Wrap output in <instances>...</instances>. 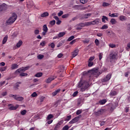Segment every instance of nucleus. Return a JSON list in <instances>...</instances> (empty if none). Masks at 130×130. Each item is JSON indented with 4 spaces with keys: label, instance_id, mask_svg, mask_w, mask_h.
I'll use <instances>...</instances> for the list:
<instances>
[{
    "label": "nucleus",
    "instance_id": "nucleus-17",
    "mask_svg": "<svg viewBox=\"0 0 130 130\" xmlns=\"http://www.w3.org/2000/svg\"><path fill=\"white\" fill-rule=\"evenodd\" d=\"M119 19L120 21H122V22H123V21H126V20L127 19V18L126 17V16L121 15L119 17Z\"/></svg>",
    "mask_w": 130,
    "mask_h": 130
},
{
    "label": "nucleus",
    "instance_id": "nucleus-19",
    "mask_svg": "<svg viewBox=\"0 0 130 130\" xmlns=\"http://www.w3.org/2000/svg\"><path fill=\"white\" fill-rule=\"evenodd\" d=\"M22 72H25L24 67L19 68L16 71V73H22Z\"/></svg>",
    "mask_w": 130,
    "mask_h": 130
},
{
    "label": "nucleus",
    "instance_id": "nucleus-34",
    "mask_svg": "<svg viewBox=\"0 0 130 130\" xmlns=\"http://www.w3.org/2000/svg\"><path fill=\"white\" fill-rule=\"evenodd\" d=\"M42 73H39L35 75V77H36L37 78H40V77H42Z\"/></svg>",
    "mask_w": 130,
    "mask_h": 130
},
{
    "label": "nucleus",
    "instance_id": "nucleus-40",
    "mask_svg": "<svg viewBox=\"0 0 130 130\" xmlns=\"http://www.w3.org/2000/svg\"><path fill=\"white\" fill-rule=\"evenodd\" d=\"M109 6H110V4L109 3H107L106 2H104L103 3V7H109Z\"/></svg>",
    "mask_w": 130,
    "mask_h": 130
},
{
    "label": "nucleus",
    "instance_id": "nucleus-43",
    "mask_svg": "<svg viewBox=\"0 0 130 130\" xmlns=\"http://www.w3.org/2000/svg\"><path fill=\"white\" fill-rule=\"evenodd\" d=\"M78 93L79 92H78V91H75L72 94L73 97H77V95H78Z\"/></svg>",
    "mask_w": 130,
    "mask_h": 130
},
{
    "label": "nucleus",
    "instance_id": "nucleus-51",
    "mask_svg": "<svg viewBox=\"0 0 130 130\" xmlns=\"http://www.w3.org/2000/svg\"><path fill=\"white\" fill-rule=\"evenodd\" d=\"M82 113V110H78L76 112V114L77 115H79V114H81Z\"/></svg>",
    "mask_w": 130,
    "mask_h": 130
},
{
    "label": "nucleus",
    "instance_id": "nucleus-4",
    "mask_svg": "<svg viewBox=\"0 0 130 130\" xmlns=\"http://www.w3.org/2000/svg\"><path fill=\"white\" fill-rule=\"evenodd\" d=\"M88 73L91 74V76H93V77H97V76L101 75V73L98 71V69L96 68L88 71Z\"/></svg>",
    "mask_w": 130,
    "mask_h": 130
},
{
    "label": "nucleus",
    "instance_id": "nucleus-5",
    "mask_svg": "<svg viewBox=\"0 0 130 130\" xmlns=\"http://www.w3.org/2000/svg\"><path fill=\"white\" fill-rule=\"evenodd\" d=\"M8 9V6L5 3H0V12H5Z\"/></svg>",
    "mask_w": 130,
    "mask_h": 130
},
{
    "label": "nucleus",
    "instance_id": "nucleus-57",
    "mask_svg": "<svg viewBox=\"0 0 130 130\" xmlns=\"http://www.w3.org/2000/svg\"><path fill=\"white\" fill-rule=\"evenodd\" d=\"M56 24L57 25H60V24H61V21H60L59 19H58V20H57V22H56Z\"/></svg>",
    "mask_w": 130,
    "mask_h": 130
},
{
    "label": "nucleus",
    "instance_id": "nucleus-35",
    "mask_svg": "<svg viewBox=\"0 0 130 130\" xmlns=\"http://www.w3.org/2000/svg\"><path fill=\"white\" fill-rule=\"evenodd\" d=\"M49 24L51 25V26H54V25H55V20H53L50 21L49 22Z\"/></svg>",
    "mask_w": 130,
    "mask_h": 130
},
{
    "label": "nucleus",
    "instance_id": "nucleus-11",
    "mask_svg": "<svg viewBox=\"0 0 130 130\" xmlns=\"http://www.w3.org/2000/svg\"><path fill=\"white\" fill-rule=\"evenodd\" d=\"M56 77L55 76H52V77H49L46 81V83L47 84H49V83H50L51 82H52V81H53V80H54Z\"/></svg>",
    "mask_w": 130,
    "mask_h": 130
},
{
    "label": "nucleus",
    "instance_id": "nucleus-54",
    "mask_svg": "<svg viewBox=\"0 0 130 130\" xmlns=\"http://www.w3.org/2000/svg\"><path fill=\"white\" fill-rule=\"evenodd\" d=\"M94 59H95V57H94V56L90 57V58L88 60V61H92V60H94Z\"/></svg>",
    "mask_w": 130,
    "mask_h": 130
},
{
    "label": "nucleus",
    "instance_id": "nucleus-61",
    "mask_svg": "<svg viewBox=\"0 0 130 130\" xmlns=\"http://www.w3.org/2000/svg\"><path fill=\"white\" fill-rule=\"evenodd\" d=\"M63 56V54L62 53H59L58 55H57V57L58 58H61V57H62V56Z\"/></svg>",
    "mask_w": 130,
    "mask_h": 130
},
{
    "label": "nucleus",
    "instance_id": "nucleus-60",
    "mask_svg": "<svg viewBox=\"0 0 130 130\" xmlns=\"http://www.w3.org/2000/svg\"><path fill=\"white\" fill-rule=\"evenodd\" d=\"M62 14H63V12L62 11H60L58 13V17H60V16L62 15Z\"/></svg>",
    "mask_w": 130,
    "mask_h": 130
},
{
    "label": "nucleus",
    "instance_id": "nucleus-15",
    "mask_svg": "<svg viewBox=\"0 0 130 130\" xmlns=\"http://www.w3.org/2000/svg\"><path fill=\"white\" fill-rule=\"evenodd\" d=\"M60 92V89L59 88L58 89L55 90L54 92H53L52 93V95L53 96H56V95H57V94H58V93H59Z\"/></svg>",
    "mask_w": 130,
    "mask_h": 130
},
{
    "label": "nucleus",
    "instance_id": "nucleus-58",
    "mask_svg": "<svg viewBox=\"0 0 130 130\" xmlns=\"http://www.w3.org/2000/svg\"><path fill=\"white\" fill-rule=\"evenodd\" d=\"M5 84H6V81H2L0 82V86L2 87L3 86H4V85H5Z\"/></svg>",
    "mask_w": 130,
    "mask_h": 130
},
{
    "label": "nucleus",
    "instance_id": "nucleus-2",
    "mask_svg": "<svg viewBox=\"0 0 130 130\" xmlns=\"http://www.w3.org/2000/svg\"><path fill=\"white\" fill-rule=\"evenodd\" d=\"M17 14L13 13L12 16L6 21V25H12V24L17 20Z\"/></svg>",
    "mask_w": 130,
    "mask_h": 130
},
{
    "label": "nucleus",
    "instance_id": "nucleus-27",
    "mask_svg": "<svg viewBox=\"0 0 130 130\" xmlns=\"http://www.w3.org/2000/svg\"><path fill=\"white\" fill-rule=\"evenodd\" d=\"M110 22L111 23L112 25H115V23H117L116 20L114 18H112Z\"/></svg>",
    "mask_w": 130,
    "mask_h": 130
},
{
    "label": "nucleus",
    "instance_id": "nucleus-33",
    "mask_svg": "<svg viewBox=\"0 0 130 130\" xmlns=\"http://www.w3.org/2000/svg\"><path fill=\"white\" fill-rule=\"evenodd\" d=\"M73 39H75V36H72L69 37L67 41H72V40H73Z\"/></svg>",
    "mask_w": 130,
    "mask_h": 130
},
{
    "label": "nucleus",
    "instance_id": "nucleus-12",
    "mask_svg": "<svg viewBox=\"0 0 130 130\" xmlns=\"http://www.w3.org/2000/svg\"><path fill=\"white\" fill-rule=\"evenodd\" d=\"M110 97H113V96H116L117 95V91L115 90H111L109 93Z\"/></svg>",
    "mask_w": 130,
    "mask_h": 130
},
{
    "label": "nucleus",
    "instance_id": "nucleus-3",
    "mask_svg": "<svg viewBox=\"0 0 130 130\" xmlns=\"http://www.w3.org/2000/svg\"><path fill=\"white\" fill-rule=\"evenodd\" d=\"M109 57L111 62H113V61L117 60V53L114 52L111 53L109 55Z\"/></svg>",
    "mask_w": 130,
    "mask_h": 130
},
{
    "label": "nucleus",
    "instance_id": "nucleus-42",
    "mask_svg": "<svg viewBox=\"0 0 130 130\" xmlns=\"http://www.w3.org/2000/svg\"><path fill=\"white\" fill-rule=\"evenodd\" d=\"M44 99H45V97L42 96L40 98V102H43L44 101Z\"/></svg>",
    "mask_w": 130,
    "mask_h": 130
},
{
    "label": "nucleus",
    "instance_id": "nucleus-50",
    "mask_svg": "<svg viewBox=\"0 0 130 130\" xmlns=\"http://www.w3.org/2000/svg\"><path fill=\"white\" fill-rule=\"evenodd\" d=\"M94 43H95L96 46H99V40L98 39H95L94 41Z\"/></svg>",
    "mask_w": 130,
    "mask_h": 130
},
{
    "label": "nucleus",
    "instance_id": "nucleus-28",
    "mask_svg": "<svg viewBox=\"0 0 130 130\" xmlns=\"http://www.w3.org/2000/svg\"><path fill=\"white\" fill-rule=\"evenodd\" d=\"M21 84V82H18L16 83L15 86L14 87V88H15L16 90L18 89V87H20V84Z\"/></svg>",
    "mask_w": 130,
    "mask_h": 130
},
{
    "label": "nucleus",
    "instance_id": "nucleus-56",
    "mask_svg": "<svg viewBox=\"0 0 130 130\" xmlns=\"http://www.w3.org/2000/svg\"><path fill=\"white\" fill-rule=\"evenodd\" d=\"M10 110H16L17 109V108L16 107H10L9 108Z\"/></svg>",
    "mask_w": 130,
    "mask_h": 130
},
{
    "label": "nucleus",
    "instance_id": "nucleus-46",
    "mask_svg": "<svg viewBox=\"0 0 130 130\" xmlns=\"http://www.w3.org/2000/svg\"><path fill=\"white\" fill-rule=\"evenodd\" d=\"M85 23V26H90L91 25H92V21L86 22Z\"/></svg>",
    "mask_w": 130,
    "mask_h": 130
},
{
    "label": "nucleus",
    "instance_id": "nucleus-26",
    "mask_svg": "<svg viewBox=\"0 0 130 130\" xmlns=\"http://www.w3.org/2000/svg\"><path fill=\"white\" fill-rule=\"evenodd\" d=\"M82 42L84 43V44H88L89 42H90V39H85L84 40H82Z\"/></svg>",
    "mask_w": 130,
    "mask_h": 130
},
{
    "label": "nucleus",
    "instance_id": "nucleus-44",
    "mask_svg": "<svg viewBox=\"0 0 130 130\" xmlns=\"http://www.w3.org/2000/svg\"><path fill=\"white\" fill-rule=\"evenodd\" d=\"M20 77H25V76H28V74L26 73H21L20 74Z\"/></svg>",
    "mask_w": 130,
    "mask_h": 130
},
{
    "label": "nucleus",
    "instance_id": "nucleus-29",
    "mask_svg": "<svg viewBox=\"0 0 130 130\" xmlns=\"http://www.w3.org/2000/svg\"><path fill=\"white\" fill-rule=\"evenodd\" d=\"M72 118V115H69L65 119H64V121H69L70 120H71V119Z\"/></svg>",
    "mask_w": 130,
    "mask_h": 130
},
{
    "label": "nucleus",
    "instance_id": "nucleus-41",
    "mask_svg": "<svg viewBox=\"0 0 130 130\" xmlns=\"http://www.w3.org/2000/svg\"><path fill=\"white\" fill-rule=\"evenodd\" d=\"M60 126V125H59V124H56V125H55L54 130H57L58 129V128H59Z\"/></svg>",
    "mask_w": 130,
    "mask_h": 130
},
{
    "label": "nucleus",
    "instance_id": "nucleus-63",
    "mask_svg": "<svg viewBox=\"0 0 130 130\" xmlns=\"http://www.w3.org/2000/svg\"><path fill=\"white\" fill-rule=\"evenodd\" d=\"M50 46H51V47L52 48H54L55 46V45L54 44V43H51V44L50 45Z\"/></svg>",
    "mask_w": 130,
    "mask_h": 130
},
{
    "label": "nucleus",
    "instance_id": "nucleus-39",
    "mask_svg": "<svg viewBox=\"0 0 130 130\" xmlns=\"http://www.w3.org/2000/svg\"><path fill=\"white\" fill-rule=\"evenodd\" d=\"M99 60H101V59H102V57H103V53H100L99 54Z\"/></svg>",
    "mask_w": 130,
    "mask_h": 130
},
{
    "label": "nucleus",
    "instance_id": "nucleus-14",
    "mask_svg": "<svg viewBox=\"0 0 130 130\" xmlns=\"http://www.w3.org/2000/svg\"><path fill=\"white\" fill-rule=\"evenodd\" d=\"M79 53V50L76 49L73 52H72V56L73 57H76L78 55Z\"/></svg>",
    "mask_w": 130,
    "mask_h": 130
},
{
    "label": "nucleus",
    "instance_id": "nucleus-6",
    "mask_svg": "<svg viewBox=\"0 0 130 130\" xmlns=\"http://www.w3.org/2000/svg\"><path fill=\"white\" fill-rule=\"evenodd\" d=\"M43 30L42 35L43 36H45L46 35V32L48 31V28L47 27V25L46 24H44L43 26Z\"/></svg>",
    "mask_w": 130,
    "mask_h": 130
},
{
    "label": "nucleus",
    "instance_id": "nucleus-30",
    "mask_svg": "<svg viewBox=\"0 0 130 130\" xmlns=\"http://www.w3.org/2000/svg\"><path fill=\"white\" fill-rule=\"evenodd\" d=\"M24 100V98L22 96H17L16 99L17 101H23Z\"/></svg>",
    "mask_w": 130,
    "mask_h": 130
},
{
    "label": "nucleus",
    "instance_id": "nucleus-9",
    "mask_svg": "<svg viewBox=\"0 0 130 130\" xmlns=\"http://www.w3.org/2000/svg\"><path fill=\"white\" fill-rule=\"evenodd\" d=\"M78 121H79V117H76L70 121L69 123L70 124H74V123H76V122H78Z\"/></svg>",
    "mask_w": 130,
    "mask_h": 130
},
{
    "label": "nucleus",
    "instance_id": "nucleus-55",
    "mask_svg": "<svg viewBox=\"0 0 130 130\" xmlns=\"http://www.w3.org/2000/svg\"><path fill=\"white\" fill-rule=\"evenodd\" d=\"M34 33L36 35H38V34H39V29H36L34 31Z\"/></svg>",
    "mask_w": 130,
    "mask_h": 130
},
{
    "label": "nucleus",
    "instance_id": "nucleus-45",
    "mask_svg": "<svg viewBox=\"0 0 130 130\" xmlns=\"http://www.w3.org/2000/svg\"><path fill=\"white\" fill-rule=\"evenodd\" d=\"M76 42H77V39H74L70 43V44L73 45V44L76 43Z\"/></svg>",
    "mask_w": 130,
    "mask_h": 130
},
{
    "label": "nucleus",
    "instance_id": "nucleus-20",
    "mask_svg": "<svg viewBox=\"0 0 130 130\" xmlns=\"http://www.w3.org/2000/svg\"><path fill=\"white\" fill-rule=\"evenodd\" d=\"M18 64L16 63H13L11 66V70H16V69H18Z\"/></svg>",
    "mask_w": 130,
    "mask_h": 130
},
{
    "label": "nucleus",
    "instance_id": "nucleus-49",
    "mask_svg": "<svg viewBox=\"0 0 130 130\" xmlns=\"http://www.w3.org/2000/svg\"><path fill=\"white\" fill-rule=\"evenodd\" d=\"M37 57H38V59H42V58L43 57H44V55L40 54V55H38Z\"/></svg>",
    "mask_w": 130,
    "mask_h": 130
},
{
    "label": "nucleus",
    "instance_id": "nucleus-23",
    "mask_svg": "<svg viewBox=\"0 0 130 130\" xmlns=\"http://www.w3.org/2000/svg\"><path fill=\"white\" fill-rule=\"evenodd\" d=\"M8 41V36H6L2 41L3 44H6V43Z\"/></svg>",
    "mask_w": 130,
    "mask_h": 130
},
{
    "label": "nucleus",
    "instance_id": "nucleus-47",
    "mask_svg": "<svg viewBox=\"0 0 130 130\" xmlns=\"http://www.w3.org/2000/svg\"><path fill=\"white\" fill-rule=\"evenodd\" d=\"M88 67H92L93 64H94V62L91 61H88Z\"/></svg>",
    "mask_w": 130,
    "mask_h": 130
},
{
    "label": "nucleus",
    "instance_id": "nucleus-31",
    "mask_svg": "<svg viewBox=\"0 0 130 130\" xmlns=\"http://www.w3.org/2000/svg\"><path fill=\"white\" fill-rule=\"evenodd\" d=\"M53 118V114H49L47 117V119L48 120H50L51 118Z\"/></svg>",
    "mask_w": 130,
    "mask_h": 130
},
{
    "label": "nucleus",
    "instance_id": "nucleus-62",
    "mask_svg": "<svg viewBox=\"0 0 130 130\" xmlns=\"http://www.w3.org/2000/svg\"><path fill=\"white\" fill-rule=\"evenodd\" d=\"M80 2L81 4H83V5H84V4H86V3H87V1H86V0H80Z\"/></svg>",
    "mask_w": 130,
    "mask_h": 130
},
{
    "label": "nucleus",
    "instance_id": "nucleus-22",
    "mask_svg": "<svg viewBox=\"0 0 130 130\" xmlns=\"http://www.w3.org/2000/svg\"><path fill=\"white\" fill-rule=\"evenodd\" d=\"M105 20H106V21H108V17L105 16H103L102 18V22H103L104 23H106V21H105Z\"/></svg>",
    "mask_w": 130,
    "mask_h": 130
},
{
    "label": "nucleus",
    "instance_id": "nucleus-25",
    "mask_svg": "<svg viewBox=\"0 0 130 130\" xmlns=\"http://www.w3.org/2000/svg\"><path fill=\"white\" fill-rule=\"evenodd\" d=\"M91 15H92V14H91V13L85 14L83 15V18H84L85 19H88V18H89V17L91 16Z\"/></svg>",
    "mask_w": 130,
    "mask_h": 130
},
{
    "label": "nucleus",
    "instance_id": "nucleus-18",
    "mask_svg": "<svg viewBox=\"0 0 130 130\" xmlns=\"http://www.w3.org/2000/svg\"><path fill=\"white\" fill-rule=\"evenodd\" d=\"M49 16V14L47 12H44L41 15V17L42 18H45V17H48Z\"/></svg>",
    "mask_w": 130,
    "mask_h": 130
},
{
    "label": "nucleus",
    "instance_id": "nucleus-24",
    "mask_svg": "<svg viewBox=\"0 0 130 130\" xmlns=\"http://www.w3.org/2000/svg\"><path fill=\"white\" fill-rule=\"evenodd\" d=\"M64 35H66V32H59L58 34V37H59V38H60V37H63Z\"/></svg>",
    "mask_w": 130,
    "mask_h": 130
},
{
    "label": "nucleus",
    "instance_id": "nucleus-52",
    "mask_svg": "<svg viewBox=\"0 0 130 130\" xmlns=\"http://www.w3.org/2000/svg\"><path fill=\"white\" fill-rule=\"evenodd\" d=\"M45 44H46V42L45 41H43L40 43V45H41V46H45Z\"/></svg>",
    "mask_w": 130,
    "mask_h": 130
},
{
    "label": "nucleus",
    "instance_id": "nucleus-64",
    "mask_svg": "<svg viewBox=\"0 0 130 130\" xmlns=\"http://www.w3.org/2000/svg\"><path fill=\"white\" fill-rule=\"evenodd\" d=\"M127 30L130 32V23L128 24L127 27Z\"/></svg>",
    "mask_w": 130,
    "mask_h": 130
},
{
    "label": "nucleus",
    "instance_id": "nucleus-37",
    "mask_svg": "<svg viewBox=\"0 0 130 130\" xmlns=\"http://www.w3.org/2000/svg\"><path fill=\"white\" fill-rule=\"evenodd\" d=\"M108 25L107 24H105L102 27L101 29L102 30H104V29H108Z\"/></svg>",
    "mask_w": 130,
    "mask_h": 130
},
{
    "label": "nucleus",
    "instance_id": "nucleus-21",
    "mask_svg": "<svg viewBox=\"0 0 130 130\" xmlns=\"http://www.w3.org/2000/svg\"><path fill=\"white\" fill-rule=\"evenodd\" d=\"M106 102H107L106 99H104L100 101L99 103L101 105H104V104H105Z\"/></svg>",
    "mask_w": 130,
    "mask_h": 130
},
{
    "label": "nucleus",
    "instance_id": "nucleus-53",
    "mask_svg": "<svg viewBox=\"0 0 130 130\" xmlns=\"http://www.w3.org/2000/svg\"><path fill=\"white\" fill-rule=\"evenodd\" d=\"M109 46L111 48H114L115 47V44H110Z\"/></svg>",
    "mask_w": 130,
    "mask_h": 130
},
{
    "label": "nucleus",
    "instance_id": "nucleus-36",
    "mask_svg": "<svg viewBox=\"0 0 130 130\" xmlns=\"http://www.w3.org/2000/svg\"><path fill=\"white\" fill-rule=\"evenodd\" d=\"M71 126H69V125H66L64 127H63L62 129L63 130H68L70 127H71Z\"/></svg>",
    "mask_w": 130,
    "mask_h": 130
},
{
    "label": "nucleus",
    "instance_id": "nucleus-10",
    "mask_svg": "<svg viewBox=\"0 0 130 130\" xmlns=\"http://www.w3.org/2000/svg\"><path fill=\"white\" fill-rule=\"evenodd\" d=\"M103 113H104V110L102 109L95 112V115L96 116H100V115H102Z\"/></svg>",
    "mask_w": 130,
    "mask_h": 130
},
{
    "label": "nucleus",
    "instance_id": "nucleus-59",
    "mask_svg": "<svg viewBox=\"0 0 130 130\" xmlns=\"http://www.w3.org/2000/svg\"><path fill=\"white\" fill-rule=\"evenodd\" d=\"M68 17H69V14H65L62 16L63 19H66V18H68Z\"/></svg>",
    "mask_w": 130,
    "mask_h": 130
},
{
    "label": "nucleus",
    "instance_id": "nucleus-1",
    "mask_svg": "<svg viewBox=\"0 0 130 130\" xmlns=\"http://www.w3.org/2000/svg\"><path fill=\"white\" fill-rule=\"evenodd\" d=\"M77 87L81 88L82 92H84L89 88V83L86 81L80 80L77 84Z\"/></svg>",
    "mask_w": 130,
    "mask_h": 130
},
{
    "label": "nucleus",
    "instance_id": "nucleus-13",
    "mask_svg": "<svg viewBox=\"0 0 130 130\" xmlns=\"http://www.w3.org/2000/svg\"><path fill=\"white\" fill-rule=\"evenodd\" d=\"M100 22V19L96 18L95 20L91 21L92 25H98Z\"/></svg>",
    "mask_w": 130,
    "mask_h": 130
},
{
    "label": "nucleus",
    "instance_id": "nucleus-48",
    "mask_svg": "<svg viewBox=\"0 0 130 130\" xmlns=\"http://www.w3.org/2000/svg\"><path fill=\"white\" fill-rule=\"evenodd\" d=\"M6 70H7V67H4L0 68V71L1 72H5V71H6Z\"/></svg>",
    "mask_w": 130,
    "mask_h": 130
},
{
    "label": "nucleus",
    "instance_id": "nucleus-32",
    "mask_svg": "<svg viewBox=\"0 0 130 130\" xmlns=\"http://www.w3.org/2000/svg\"><path fill=\"white\" fill-rule=\"evenodd\" d=\"M27 113V111L26 110H23L20 111V114L21 115H25Z\"/></svg>",
    "mask_w": 130,
    "mask_h": 130
},
{
    "label": "nucleus",
    "instance_id": "nucleus-16",
    "mask_svg": "<svg viewBox=\"0 0 130 130\" xmlns=\"http://www.w3.org/2000/svg\"><path fill=\"white\" fill-rule=\"evenodd\" d=\"M109 16L111 17V18H117V17H118V13H112V14L109 13Z\"/></svg>",
    "mask_w": 130,
    "mask_h": 130
},
{
    "label": "nucleus",
    "instance_id": "nucleus-38",
    "mask_svg": "<svg viewBox=\"0 0 130 130\" xmlns=\"http://www.w3.org/2000/svg\"><path fill=\"white\" fill-rule=\"evenodd\" d=\"M38 96V94H37V93H36V92H34L31 94V97H37Z\"/></svg>",
    "mask_w": 130,
    "mask_h": 130
},
{
    "label": "nucleus",
    "instance_id": "nucleus-7",
    "mask_svg": "<svg viewBox=\"0 0 130 130\" xmlns=\"http://www.w3.org/2000/svg\"><path fill=\"white\" fill-rule=\"evenodd\" d=\"M110 79H111V74H108L104 79H102V83L108 82Z\"/></svg>",
    "mask_w": 130,
    "mask_h": 130
},
{
    "label": "nucleus",
    "instance_id": "nucleus-8",
    "mask_svg": "<svg viewBox=\"0 0 130 130\" xmlns=\"http://www.w3.org/2000/svg\"><path fill=\"white\" fill-rule=\"evenodd\" d=\"M22 44H23V42L22 41H19V42L16 44V45L13 47L14 50H16L17 48L21 47Z\"/></svg>",
    "mask_w": 130,
    "mask_h": 130
}]
</instances>
